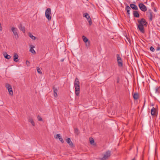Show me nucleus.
Segmentation results:
<instances>
[{"instance_id":"obj_1","label":"nucleus","mask_w":160,"mask_h":160,"mask_svg":"<svg viewBox=\"0 0 160 160\" xmlns=\"http://www.w3.org/2000/svg\"><path fill=\"white\" fill-rule=\"evenodd\" d=\"M79 80L77 78H76L74 82V88H75V94L77 96L79 94L80 85Z\"/></svg>"},{"instance_id":"obj_2","label":"nucleus","mask_w":160,"mask_h":160,"mask_svg":"<svg viewBox=\"0 0 160 160\" xmlns=\"http://www.w3.org/2000/svg\"><path fill=\"white\" fill-rule=\"evenodd\" d=\"M11 30L13 33L14 36V38L16 40H18L19 38L18 29L14 27H12Z\"/></svg>"},{"instance_id":"obj_3","label":"nucleus","mask_w":160,"mask_h":160,"mask_svg":"<svg viewBox=\"0 0 160 160\" xmlns=\"http://www.w3.org/2000/svg\"><path fill=\"white\" fill-rule=\"evenodd\" d=\"M51 13V9L50 8H48L46 10L45 14L46 17L48 21H50L51 20L52 17L50 15Z\"/></svg>"},{"instance_id":"obj_4","label":"nucleus","mask_w":160,"mask_h":160,"mask_svg":"<svg viewBox=\"0 0 160 160\" xmlns=\"http://www.w3.org/2000/svg\"><path fill=\"white\" fill-rule=\"evenodd\" d=\"M147 13V16L149 18L150 20L152 21L153 18L154 17L153 13L151 10H148Z\"/></svg>"},{"instance_id":"obj_5","label":"nucleus","mask_w":160,"mask_h":160,"mask_svg":"<svg viewBox=\"0 0 160 160\" xmlns=\"http://www.w3.org/2000/svg\"><path fill=\"white\" fill-rule=\"evenodd\" d=\"M83 17H85L87 19V21L89 22V24L91 25L92 22L91 19L89 15L87 12L83 14Z\"/></svg>"},{"instance_id":"obj_6","label":"nucleus","mask_w":160,"mask_h":160,"mask_svg":"<svg viewBox=\"0 0 160 160\" xmlns=\"http://www.w3.org/2000/svg\"><path fill=\"white\" fill-rule=\"evenodd\" d=\"M6 87L7 88L9 94L12 95L13 93L11 86L9 84L7 83L6 85Z\"/></svg>"},{"instance_id":"obj_7","label":"nucleus","mask_w":160,"mask_h":160,"mask_svg":"<svg viewBox=\"0 0 160 160\" xmlns=\"http://www.w3.org/2000/svg\"><path fill=\"white\" fill-rule=\"evenodd\" d=\"M139 7L140 9L143 12H145L147 10L146 6L143 3H140L139 4Z\"/></svg>"},{"instance_id":"obj_8","label":"nucleus","mask_w":160,"mask_h":160,"mask_svg":"<svg viewBox=\"0 0 160 160\" xmlns=\"http://www.w3.org/2000/svg\"><path fill=\"white\" fill-rule=\"evenodd\" d=\"M111 154V151H108L106 152L104 154L103 158L105 159H108L110 157Z\"/></svg>"},{"instance_id":"obj_9","label":"nucleus","mask_w":160,"mask_h":160,"mask_svg":"<svg viewBox=\"0 0 160 160\" xmlns=\"http://www.w3.org/2000/svg\"><path fill=\"white\" fill-rule=\"evenodd\" d=\"M138 22L139 23V24L141 25H142L143 26H147V22H146L144 18H142L140 20H138Z\"/></svg>"},{"instance_id":"obj_10","label":"nucleus","mask_w":160,"mask_h":160,"mask_svg":"<svg viewBox=\"0 0 160 160\" xmlns=\"http://www.w3.org/2000/svg\"><path fill=\"white\" fill-rule=\"evenodd\" d=\"M117 58L118 66L119 67L122 66V60L119 54L117 55Z\"/></svg>"},{"instance_id":"obj_11","label":"nucleus","mask_w":160,"mask_h":160,"mask_svg":"<svg viewBox=\"0 0 160 160\" xmlns=\"http://www.w3.org/2000/svg\"><path fill=\"white\" fill-rule=\"evenodd\" d=\"M138 26V28L141 32L142 33H144L145 32L144 30V27L142 25H141L139 24H138L137 25Z\"/></svg>"},{"instance_id":"obj_12","label":"nucleus","mask_w":160,"mask_h":160,"mask_svg":"<svg viewBox=\"0 0 160 160\" xmlns=\"http://www.w3.org/2000/svg\"><path fill=\"white\" fill-rule=\"evenodd\" d=\"M19 29L22 31L23 33H25V28L24 26H23L21 23L19 24L18 26Z\"/></svg>"},{"instance_id":"obj_13","label":"nucleus","mask_w":160,"mask_h":160,"mask_svg":"<svg viewBox=\"0 0 160 160\" xmlns=\"http://www.w3.org/2000/svg\"><path fill=\"white\" fill-rule=\"evenodd\" d=\"M53 89L54 92V96L55 98H57L58 97V89L55 88L54 87H53Z\"/></svg>"},{"instance_id":"obj_14","label":"nucleus","mask_w":160,"mask_h":160,"mask_svg":"<svg viewBox=\"0 0 160 160\" xmlns=\"http://www.w3.org/2000/svg\"><path fill=\"white\" fill-rule=\"evenodd\" d=\"M56 139L58 138L59 140L62 143H63L64 142V141L62 138L61 136V135L60 134H58L56 135V137H55Z\"/></svg>"},{"instance_id":"obj_15","label":"nucleus","mask_w":160,"mask_h":160,"mask_svg":"<svg viewBox=\"0 0 160 160\" xmlns=\"http://www.w3.org/2000/svg\"><path fill=\"white\" fill-rule=\"evenodd\" d=\"M66 142L67 143L69 144L70 146L73 147V143L69 138H68L67 139Z\"/></svg>"},{"instance_id":"obj_16","label":"nucleus","mask_w":160,"mask_h":160,"mask_svg":"<svg viewBox=\"0 0 160 160\" xmlns=\"http://www.w3.org/2000/svg\"><path fill=\"white\" fill-rule=\"evenodd\" d=\"M130 7L132 9L137 10L138 9L137 6L135 4H131L130 5Z\"/></svg>"},{"instance_id":"obj_17","label":"nucleus","mask_w":160,"mask_h":160,"mask_svg":"<svg viewBox=\"0 0 160 160\" xmlns=\"http://www.w3.org/2000/svg\"><path fill=\"white\" fill-rule=\"evenodd\" d=\"M13 60L15 62H17L18 61V56L16 53H14L13 56Z\"/></svg>"},{"instance_id":"obj_18","label":"nucleus","mask_w":160,"mask_h":160,"mask_svg":"<svg viewBox=\"0 0 160 160\" xmlns=\"http://www.w3.org/2000/svg\"><path fill=\"white\" fill-rule=\"evenodd\" d=\"M34 48L35 47L34 46L32 45H30V51L33 54H35L36 53V52L33 49V48Z\"/></svg>"},{"instance_id":"obj_19","label":"nucleus","mask_w":160,"mask_h":160,"mask_svg":"<svg viewBox=\"0 0 160 160\" xmlns=\"http://www.w3.org/2000/svg\"><path fill=\"white\" fill-rule=\"evenodd\" d=\"M28 120L31 123L33 126H35L34 122L33 121L32 118L30 117H29L28 118Z\"/></svg>"},{"instance_id":"obj_20","label":"nucleus","mask_w":160,"mask_h":160,"mask_svg":"<svg viewBox=\"0 0 160 160\" xmlns=\"http://www.w3.org/2000/svg\"><path fill=\"white\" fill-rule=\"evenodd\" d=\"M133 15L134 17L139 18V15L137 11H134L133 12Z\"/></svg>"},{"instance_id":"obj_21","label":"nucleus","mask_w":160,"mask_h":160,"mask_svg":"<svg viewBox=\"0 0 160 160\" xmlns=\"http://www.w3.org/2000/svg\"><path fill=\"white\" fill-rule=\"evenodd\" d=\"M155 113L156 109L154 108L153 107L151 109V114L152 115H155Z\"/></svg>"},{"instance_id":"obj_22","label":"nucleus","mask_w":160,"mask_h":160,"mask_svg":"<svg viewBox=\"0 0 160 160\" xmlns=\"http://www.w3.org/2000/svg\"><path fill=\"white\" fill-rule=\"evenodd\" d=\"M160 87L156 88L155 89V93L158 94L160 93Z\"/></svg>"},{"instance_id":"obj_23","label":"nucleus","mask_w":160,"mask_h":160,"mask_svg":"<svg viewBox=\"0 0 160 160\" xmlns=\"http://www.w3.org/2000/svg\"><path fill=\"white\" fill-rule=\"evenodd\" d=\"M3 55L4 57L7 59H9L11 58V56L9 55L6 52H5L3 54Z\"/></svg>"},{"instance_id":"obj_24","label":"nucleus","mask_w":160,"mask_h":160,"mask_svg":"<svg viewBox=\"0 0 160 160\" xmlns=\"http://www.w3.org/2000/svg\"><path fill=\"white\" fill-rule=\"evenodd\" d=\"M139 97L137 93H135L133 95V98L135 100L137 99Z\"/></svg>"},{"instance_id":"obj_25","label":"nucleus","mask_w":160,"mask_h":160,"mask_svg":"<svg viewBox=\"0 0 160 160\" xmlns=\"http://www.w3.org/2000/svg\"><path fill=\"white\" fill-rule=\"evenodd\" d=\"M131 9L130 7L129 6L127 5L126 7V10L128 13V15L130 14V10Z\"/></svg>"},{"instance_id":"obj_26","label":"nucleus","mask_w":160,"mask_h":160,"mask_svg":"<svg viewBox=\"0 0 160 160\" xmlns=\"http://www.w3.org/2000/svg\"><path fill=\"white\" fill-rule=\"evenodd\" d=\"M82 38L83 41L85 42L86 43L87 42H88V39L84 36H82Z\"/></svg>"},{"instance_id":"obj_27","label":"nucleus","mask_w":160,"mask_h":160,"mask_svg":"<svg viewBox=\"0 0 160 160\" xmlns=\"http://www.w3.org/2000/svg\"><path fill=\"white\" fill-rule=\"evenodd\" d=\"M29 36L30 37L32 40H35L36 38V37L33 36L32 34L31 33H29L28 34Z\"/></svg>"},{"instance_id":"obj_28","label":"nucleus","mask_w":160,"mask_h":160,"mask_svg":"<svg viewBox=\"0 0 160 160\" xmlns=\"http://www.w3.org/2000/svg\"><path fill=\"white\" fill-rule=\"evenodd\" d=\"M74 132L77 135H78L79 133L78 129L77 128H75L74 129Z\"/></svg>"},{"instance_id":"obj_29","label":"nucleus","mask_w":160,"mask_h":160,"mask_svg":"<svg viewBox=\"0 0 160 160\" xmlns=\"http://www.w3.org/2000/svg\"><path fill=\"white\" fill-rule=\"evenodd\" d=\"M37 71L39 73H40V74L42 73V72L41 71L40 69L38 67L37 68Z\"/></svg>"},{"instance_id":"obj_30","label":"nucleus","mask_w":160,"mask_h":160,"mask_svg":"<svg viewBox=\"0 0 160 160\" xmlns=\"http://www.w3.org/2000/svg\"><path fill=\"white\" fill-rule=\"evenodd\" d=\"M37 118L39 121H42V118L39 116L38 115L37 116Z\"/></svg>"},{"instance_id":"obj_31","label":"nucleus","mask_w":160,"mask_h":160,"mask_svg":"<svg viewBox=\"0 0 160 160\" xmlns=\"http://www.w3.org/2000/svg\"><path fill=\"white\" fill-rule=\"evenodd\" d=\"M94 141L92 138L90 140V143L91 144H92L94 143Z\"/></svg>"},{"instance_id":"obj_32","label":"nucleus","mask_w":160,"mask_h":160,"mask_svg":"<svg viewBox=\"0 0 160 160\" xmlns=\"http://www.w3.org/2000/svg\"><path fill=\"white\" fill-rule=\"evenodd\" d=\"M150 50L152 52H154L155 50L154 48L153 47L151 46L150 48Z\"/></svg>"},{"instance_id":"obj_33","label":"nucleus","mask_w":160,"mask_h":160,"mask_svg":"<svg viewBox=\"0 0 160 160\" xmlns=\"http://www.w3.org/2000/svg\"><path fill=\"white\" fill-rule=\"evenodd\" d=\"M89 41L87 43H86V45L87 46H89Z\"/></svg>"},{"instance_id":"obj_34","label":"nucleus","mask_w":160,"mask_h":160,"mask_svg":"<svg viewBox=\"0 0 160 160\" xmlns=\"http://www.w3.org/2000/svg\"><path fill=\"white\" fill-rule=\"evenodd\" d=\"M0 30L1 31H2V27L0 23Z\"/></svg>"},{"instance_id":"obj_35","label":"nucleus","mask_w":160,"mask_h":160,"mask_svg":"<svg viewBox=\"0 0 160 160\" xmlns=\"http://www.w3.org/2000/svg\"><path fill=\"white\" fill-rule=\"evenodd\" d=\"M29 62H28V61H26V64H28V63H29Z\"/></svg>"},{"instance_id":"obj_36","label":"nucleus","mask_w":160,"mask_h":160,"mask_svg":"<svg viewBox=\"0 0 160 160\" xmlns=\"http://www.w3.org/2000/svg\"><path fill=\"white\" fill-rule=\"evenodd\" d=\"M160 50V48L159 47H158L157 49V50Z\"/></svg>"},{"instance_id":"obj_37","label":"nucleus","mask_w":160,"mask_h":160,"mask_svg":"<svg viewBox=\"0 0 160 160\" xmlns=\"http://www.w3.org/2000/svg\"><path fill=\"white\" fill-rule=\"evenodd\" d=\"M63 60H64V59H62V60H61V61L62 62H63Z\"/></svg>"},{"instance_id":"obj_38","label":"nucleus","mask_w":160,"mask_h":160,"mask_svg":"<svg viewBox=\"0 0 160 160\" xmlns=\"http://www.w3.org/2000/svg\"><path fill=\"white\" fill-rule=\"evenodd\" d=\"M132 160H134V159H132Z\"/></svg>"}]
</instances>
